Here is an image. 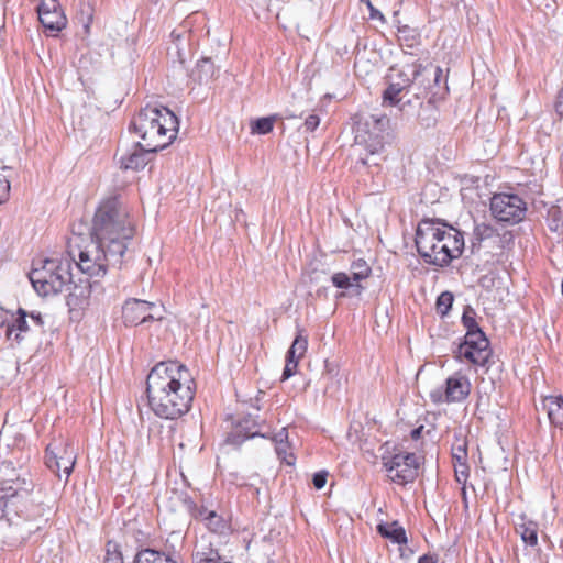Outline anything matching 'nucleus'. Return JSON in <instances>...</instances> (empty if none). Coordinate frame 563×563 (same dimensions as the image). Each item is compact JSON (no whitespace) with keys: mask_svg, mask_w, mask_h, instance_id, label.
I'll use <instances>...</instances> for the list:
<instances>
[{"mask_svg":"<svg viewBox=\"0 0 563 563\" xmlns=\"http://www.w3.org/2000/svg\"><path fill=\"white\" fill-rule=\"evenodd\" d=\"M320 124V118L317 114H310L305 120L303 126L306 131L313 132Z\"/></svg>","mask_w":563,"mask_h":563,"instance_id":"nucleus-39","label":"nucleus"},{"mask_svg":"<svg viewBox=\"0 0 563 563\" xmlns=\"http://www.w3.org/2000/svg\"><path fill=\"white\" fill-rule=\"evenodd\" d=\"M31 322L34 327L41 329L44 324L41 313L32 312L30 314Z\"/></svg>","mask_w":563,"mask_h":563,"instance_id":"nucleus-42","label":"nucleus"},{"mask_svg":"<svg viewBox=\"0 0 563 563\" xmlns=\"http://www.w3.org/2000/svg\"><path fill=\"white\" fill-rule=\"evenodd\" d=\"M543 407L552 424L563 428V398L561 396H547L543 399Z\"/></svg>","mask_w":563,"mask_h":563,"instance_id":"nucleus-19","label":"nucleus"},{"mask_svg":"<svg viewBox=\"0 0 563 563\" xmlns=\"http://www.w3.org/2000/svg\"><path fill=\"white\" fill-rule=\"evenodd\" d=\"M122 318L125 324L137 325L150 320H161L162 309L154 302L141 299H129L122 307Z\"/></svg>","mask_w":563,"mask_h":563,"instance_id":"nucleus-14","label":"nucleus"},{"mask_svg":"<svg viewBox=\"0 0 563 563\" xmlns=\"http://www.w3.org/2000/svg\"><path fill=\"white\" fill-rule=\"evenodd\" d=\"M371 267L363 258L354 261L351 265V275L339 272L332 275V284L340 289L352 290L355 295H361L363 287L360 282L366 279L371 275Z\"/></svg>","mask_w":563,"mask_h":563,"instance_id":"nucleus-15","label":"nucleus"},{"mask_svg":"<svg viewBox=\"0 0 563 563\" xmlns=\"http://www.w3.org/2000/svg\"><path fill=\"white\" fill-rule=\"evenodd\" d=\"M377 531L380 533L382 537L389 539L394 543H407L406 531L404 527L399 525L398 521H393L390 523H379L377 526Z\"/></svg>","mask_w":563,"mask_h":563,"instance_id":"nucleus-20","label":"nucleus"},{"mask_svg":"<svg viewBox=\"0 0 563 563\" xmlns=\"http://www.w3.org/2000/svg\"><path fill=\"white\" fill-rule=\"evenodd\" d=\"M197 78L200 82L207 84L216 74V68L210 58H202L197 64Z\"/></svg>","mask_w":563,"mask_h":563,"instance_id":"nucleus-27","label":"nucleus"},{"mask_svg":"<svg viewBox=\"0 0 563 563\" xmlns=\"http://www.w3.org/2000/svg\"><path fill=\"white\" fill-rule=\"evenodd\" d=\"M419 457L415 453H397L389 459L383 457L388 477L397 484H407L418 475Z\"/></svg>","mask_w":563,"mask_h":563,"instance_id":"nucleus-11","label":"nucleus"},{"mask_svg":"<svg viewBox=\"0 0 563 563\" xmlns=\"http://www.w3.org/2000/svg\"><path fill=\"white\" fill-rule=\"evenodd\" d=\"M555 111L559 115H563V87L558 93L555 103H554Z\"/></svg>","mask_w":563,"mask_h":563,"instance_id":"nucleus-41","label":"nucleus"},{"mask_svg":"<svg viewBox=\"0 0 563 563\" xmlns=\"http://www.w3.org/2000/svg\"><path fill=\"white\" fill-rule=\"evenodd\" d=\"M307 347L308 339L302 334V330H299L287 352V356L299 361L305 355Z\"/></svg>","mask_w":563,"mask_h":563,"instance_id":"nucleus-26","label":"nucleus"},{"mask_svg":"<svg viewBox=\"0 0 563 563\" xmlns=\"http://www.w3.org/2000/svg\"><path fill=\"white\" fill-rule=\"evenodd\" d=\"M284 438L287 439V432L285 428H283L282 431L276 435V441H279V444H283Z\"/></svg>","mask_w":563,"mask_h":563,"instance_id":"nucleus-44","label":"nucleus"},{"mask_svg":"<svg viewBox=\"0 0 563 563\" xmlns=\"http://www.w3.org/2000/svg\"><path fill=\"white\" fill-rule=\"evenodd\" d=\"M81 18L80 21L82 23L84 30L86 34L90 32V25L92 23V10L89 4H82L81 7Z\"/></svg>","mask_w":563,"mask_h":563,"instance_id":"nucleus-33","label":"nucleus"},{"mask_svg":"<svg viewBox=\"0 0 563 563\" xmlns=\"http://www.w3.org/2000/svg\"><path fill=\"white\" fill-rule=\"evenodd\" d=\"M134 230L126 206L117 197L108 198L95 213L90 240L70 245L69 255L78 258L77 267L89 277L104 276L108 268L122 266Z\"/></svg>","mask_w":563,"mask_h":563,"instance_id":"nucleus-1","label":"nucleus"},{"mask_svg":"<svg viewBox=\"0 0 563 563\" xmlns=\"http://www.w3.org/2000/svg\"><path fill=\"white\" fill-rule=\"evenodd\" d=\"M422 429H423V427H422V426H421V427H419V428L413 429V430L411 431V438H412L413 440H417V439L420 437Z\"/></svg>","mask_w":563,"mask_h":563,"instance_id":"nucleus-45","label":"nucleus"},{"mask_svg":"<svg viewBox=\"0 0 563 563\" xmlns=\"http://www.w3.org/2000/svg\"><path fill=\"white\" fill-rule=\"evenodd\" d=\"M299 361L291 358L289 356L286 357V365L283 371L282 380H286L296 374Z\"/></svg>","mask_w":563,"mask_h":563,"instance_id":"nucleus-34","label":"nucleus"},{"mask_svg":"<svg viewBox=\"0 0 563 563\" xmlns=\"http://www.w3.org/2000/svg\"><path fill=\"white\" fill-rule=\"evenodd\" d=\"M134 563H176L174 560L153 549H144L137 552Z\"/></svg>","mask_w":563,"mask_h":563,"instance_id":"nucleus-25","label":"nucleus"},{"mask_svg":"<svg viewBox=\"0 0 563 563\" xmlns=\"http://www.w3.org/2000/svg\"><path fill=\"white\" fill-rule=\"evenodd\" d=\"M362 3L366 4V7L369 10V19L371 20H378L380 22H384V15L379 10H377L371 2V0H360Z\"/></svg>","mask_w":563,"mask_h":563,"instance_id":"nucleus-37","label":"nucleus"},{"mask_svg":"<svg viewBox=\"0 0 563 563\" xmlns=\"http://www.w3.org/2000/svg\"><path fill=\"white\" fill-rule=\"evenodd\" d=\"M10 191V183L5 176L0 174V203L7 200Z\"/></svg>","mask_w":563,"mask_h":563,"instance_id":"nucleus-36","label":"nucleus"},{"mask_svg":"<svg viewBox=\"0 0 563 563\" xmlns=\"http://www.w3.org/2000/svg\"><path fill=\"white\" fill-rule=\"evenodd\" d=\"M322 378L328 380L324 391H333L340 388L342 376H340L338 365L325 361Z\"/></svg>","mask_w":563,"mask_h":563,"instance_id":"nucleus-23","label":"nucleus"},{"mask_svg":"<svg viewBox=\"0 0 563 563\" xmlns=\"http://www.w3.org/2000/svg\"><path fill=\"white\" fill-rule=\"evenodd\" d=\"M275 117H264L257 119L251 126L252 133L267 134L274 128Z\"/></svg>","mask_w":563,"mask_h":563,"instance_id":"nucleus-29","label":"nucleus"},{"mask_svg":"<svg viewBox=\"0 0 563 563\" xmlns=\"http://www.w3.org/2000/svg\"><path fill=\"white\" fill-rule=\"evenodd\" d=\"M415 242L424 262L440 267L457 258L464 249L462 232L439 219L421 220Z\"/></svg>","mask_w":563,"mask_h":563,"instance_id":"nucleus-3","label":"nucleus"},{"mask_svg":"<svg viewBox=\"0 0 563 563\" xmlns=\"http://www.w3.org/2000/svg\"><path fill=\"white\" fill-rule=\"evenodd\" d=\"M424 76H432L434 84H438L442 76L440 67H423L421 64L406 65L400 69L396 77L391 76L388 87L383 92V101L390 106H396L400 102V95L407 90L411 85H418L423 89H429L430 82H424Z\"/></svg>","mask_w":563,"mask_h":563,"instance_id":"nucleus-7","label":"nucleus"},{"mask_svg":"<svg viewBox=\"0 0 563 563\" xmlns=\"http://www.w3.org/2000/svg\"><path fill=\"white\" fill-rule=\"evenodd\" d=\"M93 292L101 294L102 289L98 283H90L86 280L85 285L74 287V292L70 294L71 300L76 299L78 305L84 306L89 303V299Z\"/></svg>","mask_w":563,"mask_h":563,"instance_id":"nucleus-22","label":"nucleus"},{"mask_svg":"<svg viewBox=\"0 0 563 563\" xmlns=\"http://www.w3.org/2000/svg\"><path fill=\"white\" fill-rule=\"evenodd\" d=\"M7 320V312L0 307V327L4 324Z\"/></svg>","mask_w":563,"mask_h":563,"instance_id":"nucleus-47","label":"nucleus"},{"mask_svg":"<svg viewBox=\"0 0 563 563\" xmlns=\"http://www.w3.org/2000/svg\"><path fill=\"white\" fill-rule=\"evenodd\" d=\"M526 211V202L517 195L496 194L490 199V212L499 222L519 223L523 220Z\"/></svg>","mask_w":563,"mask_h":563,"instance_id":"nucleus-10","label":"nucleus"},{"mask_svg":"<svg viewBox=\"0 0 563 563\" xmlns=\"http://www.w3.org/2000/svg\"><path fill=\"white\" fill-rule=\"evenodd\" d=\"M490 355L489 341L484 332L466 333L456 350V358L476 366L486 365Z\"/></svg>","mask_w":563,"mask_h":563,"instance_id":"nucleus-12","label":"nucleus"},{"mask_svg":"<svg viewBox=\"0 0 563 563\" xmlns=\"http://www.w3.org/2000/svg\"><path fill=\"white\" fill-rule=\"evenodd\" d=\"M172 37L175 38L176 41L180 40V34H176L175 32H172Z\"/></svg>","mask_w":563,"mask_h":563,"instance_id":"nucleus-49","label":"nucleus"},{"mask_svg":"<svg viewBox=\"0 0 563 563\" xmlns=\"http://www.w3.org/2000/svg\"><path fill=\"white\" fill-rule=\"evenodd\" d=\"M144 144L136 142L129 148L120 147L118 151L119 163L122 169L139 170L144 168L148 163V154Z\"/></svg>","mask_w":563,"mask_h":563,"instance_id":"nucleus-17","label":"nucleus"},{"mask_svg":"<svg viewBox=\"0 0 563 563\" xmlns=\"http://www.w3.org/2000/svg\"><path fill=\"white\" fill-rule=\"evenodd\" d=\"M462 323L466 329V333L483 332L476 322L475 311L470 306H467L463 312Z\"/></svg>","mask_w":563,"mask_h":563,"instance_id":"nucleus-28","label":"nucleus"},{"mask_svg":"<svg viewBox=\"0 0 563 563\" xmlns=\"http://www.w3.org/2000/svg\"><path fill=\"white\" fill-rule=\"evenodd\" d=\"M453 295L450 291L442 292L437 299V311L442 317L446 316L453 303Z\"/></svg>","mask_w":563,"mask_h":563,"instance_id":"nucleus-30","label":"nucleus"},{"mask_svg":"<svg viewBox=\"0 0 563 563\" xmlns=\"http://www.w3.org/2000/svg\"><path fill=\"white\" fill-rule=\"evenodd\" d=\"M40 264V267H33L29 274L30 282L40 296L56 295L69 288L71 273L67 260L51 257Z\"/></svg>","mask_w":563,"mask_h":563,"instance_id":"nucleus-6","label":"nucleus"},{"mask_svg":"<svg viewBox=\"0 0 563 563\" xmlns=\"http://www.w3.org/2000/svg\"><path fill=\"white\" fill-rule=\"evenodd\" d=\"M218 558V552L211 549L208 552H198L196 554L197 563H219L217 562Z\"/></svg>","mask_w":563,"mask_h":563,"instance_id":"nucleus-35","label":"nucleus"},{"mask_svg":"<svg viewBox=\"0 0 563 563\" xmlns=\"http://www.w3.org/2000/svg\"><path fill=\"white\" fill-rule=\"evenodd\" d=\"M471 388L468 377L461 372H456L446 378L443 387L430 391V399L434 404L462 402L468 397Z\"/></svg>","mask_w":563,"mask_h":563,"instance_id":"nucleus-13","label":"nucleus"},{"mask_svg":"<svg viewBox=\"0 0 563 563\" xmlns=\"http://www.w3.org/2000/svg\"><path fill=\"white\" fill-rule=\"evenodd\" d=\"M77 454L73 443L63 439L54 440L47 444L45 450V465L58 477L65 476L68 481L76 464Z\"/></svg>","mask_w":563,"mask_h":563,"instance_id":"nucleus-8","label":"nucleus"},{"mask_svg":"<svg viewBox=\"0 0 563 563\" xmlns=\"http://www.w3.org/2000/svg\"><path fill=\"white\" fill-rule=\"evenodd\" d=\"M257 435H258V437H264V434H261V433H258V432H253V433H251L247 438H254V437H257Z\"/></svg>","mask_w":563,"mask_h":563,"instance_id":"nucleus-50","label":"nucleus"},{"mask_svg":"<svg viewBox=\"0 0 563 563\" xmlns=\"http://www.w3.org/2000/svg\"><path fill=\"white\" fill-rule=\"evenodd\" d=\"M516 531L520 534L521 540L530 547H534L538 543V523L528 520L525 516H521V522L516 525Z\"/></svg>","mask_w":563,"mask_h":563,"instance_id":"nucleus-21","label":"nucleus"},{"mask_svg":"<svg viewBox=\"0 0 563 563\" xmlns=\"http://www.w3.org/2000/svg\"><path fill=\"white\" fill-rule=\"evenodd\" d=\"M37 13L42 25L53 34L60 32L67 24V19L57 0L42 1L37 5Z\"/></svg>","mask_w":563,"mask_h":563,"instance_id":"nucleus-16","label":"nucleus"},{"mask_svg":"<svg viewBox=\"0 0 563 563\" xmlns=\"http://www.w3.org/2000/svg\"><path fill=\"white\" fill-rule=\"evenodd\" d=\"M146 393L152 411L174 420L189 411L195 382L186 366L175 361L161 362L147 375Z\"/></svg>","mask_w":563,"mask_h":563,"instance_id":"nucleus-2","label":"nucleus"},{"mask_svg":"<svg viewBox=\"0 0 563 563\" xmlns=\"http://www.w3.org/2000/svg\"><path fill=\"white\" fill-rule=\"evenodd\" d=\"M178 57L180 58V62L183 63L181 54L179 51H178Z\"/></svg>","mask_w":563,"mask_h":563,"instance_id":"nucleus-51","label":"nucleus"},{"mask_svg":"<svg viewBox=\"0 0 563 563\" xmlns=\"http://www.w3.org/2000/svg\"><path fill=\"white\" fill-rule=\"evenodd\" d=\"M466 476H467V473L464 470L461 472L456 471V479L459 482L465 481Z\"/></svg>","mask_w":563,"mask_h":563,"instance_id":"nucleus-46","label":"nucleus"},{"mask_svg":"<svg viewBox=\"0 0 563 563\" xmlns=\"http://www.w3.org/2000/svg\"><path fill=\"white\" fill-rule=\"evenodd\" d=\"M131 125L145 148L157 152L176 139L179 122L168 108L146 106L133 118Z\"/></svg>","mask_w":563,"mask_h":563,"instance_id":"nucleus-4","label":"nucleus"},{"mask_svg":"<svg viewBox=\"0 0 563 563\" xmlns=\"http://www.w3.org/2000/svg\"><path fill=\"white\" fill-rule=\"evenodd\" d=\"M51 508L43 504L31 505L22 515L24 518L23 529L29 536L42 530L48 522Z\"/></svg>","mask_w":563,"mask_h":563,"instance_id":"nucleus-18","label":"nucleus"},{"mask_svg":"<svg viewBox=\"0 0 563 563\" xmlns=\"http://www.w3.org/2000/svg\"><path fill=\"white\" fill-rule=\"evenodd\" d=\"M33 488L34 483L26 472L4 479L0 488V517L10 510L19 514V501L27 497Z\"/></svg>","mask_w":563,"mask_h":563,"instance_id":"nucleus-9","label":"nucleus"},{"mask_svg":"<svg viewBox=\"0 0 563 563\" xmlns=\"http://www.w3.org/2000/svg\"><path fill=\"white\" fill-rule=\"evenodd\" d=\"M389 118L386 114H368L362 118L355 130V151L362 155V150L367 153L360 157L363 165L378 166L377 156L385 147V134L389 129Z\"/></svg>","mask_w":563,"mask_h":563,"instance_id":"nucleus-5","label":"nucleus"},{"mask_svg":"<svg viewBox=\"0 0 563 563\" xmlns=\"http://www.w3.org/2000/svg\"><path fill=\"white\" fill-rule=\"evenodd\" d=\"M418 563H435V560L433 556L424 554L419 558Z\"/></svg>","mask_w":563,"mask_h":563,"instance_id":"nucleus-43","label":"nucleus"},{"mask_svg":"<svg viewBox=\"0 0 563 563\" xmlns=\"http://www.w3.org/2000/svg\"><path fill=\"white\" fill-rule=\"evenodd\" d=\"M327 477H328V472L327 471L317 472L313 475V478H312L313 486L317 489L323 488L325 483H327Z\"/></svg>","mask_w":563,"mask_h":563,"instance_id":"nucleus-38","label":"nucleus"},{"mask_svg":"<svg viewBox=\"0 0 563 563\" xmlns=\"http://www.w3.org/2000/svg\"><path fill=\"white\" fill-rule=\"evenodd\" d=\"M18 318L14 320L12 325L8 328V335L11 336L14 334V340L16 342H21L23 339V334L26 333L31 328L29 325V321L26 320V312L23 309L18 310Z\"/></svg>","mask_w":563,"mask_h":563,"instance_id":"nucleus-24","label":"nucleus"},{"mask_svg":"<svg viewBox=\"0 0 563 563\" xmlns=\"http://www.w3.org/2000/svg\"><path fill=\"white\" fill-rule=\"evenodd\" d=\"M276 452L280 456V459L283 461H285L288 465H292L295 463V459H294L292 455H289V456L286 455V450H285V445L284 444H279L276 448Z\"/></svg>","mask_w":563,"mask_h":563,"instance_id":"nucleus-40","label":"nucleus"},{"mask_svg":"<svg viewBox=\"0 0 563 563\" xmlns=\"http://www.w3.org/2000/svg\"><path fill=\"white\" fill-rule=\"evenodd\" d=\"M452 457L462 466L466 467L467 450L465 443H459L452 448Z\"/></svg>","mask_w":563,"mask_h":563,"instance_id":"nucleus-31","label":"nucleus"},{"mask_svg":"<svg viewBox=\"0 0 563 563\" xmlns=\"http://www.w3.org/2000/svg\"><path fill=\"white\" fill-rule=\"evenodd\" d=\"M104 563H123L121 552L117 549V545L112 544L111 542H109L107 545Z\"/></svg>","mask_w":563,"mask_h":563,"instance_id":"nucleus-32","label":"nucleus"},{"mask_svg":"<svg viewBox=\"0 0 563 563\" xmlns=\"http://www.w3.org/2000/svg\"><path fill=\"white\" fill-rule=\"evenodd\" d=\"M217 515L214 511H209L208 515L205 517V520H211L212 518H216Z\"/></svg>","mask_w":563,"mask_h":563,"instance_id":"nucleus-48","label":"nucleus"}]
</instances>
